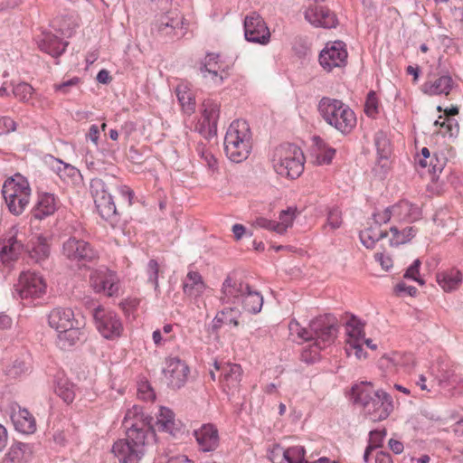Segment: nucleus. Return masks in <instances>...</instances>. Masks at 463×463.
<instances>
[{
	"label": "nucleus",
	"mask_w": 463,
	"mask_h": 463,
	"mask_svg": "<svg viewBox=\"0 0 463 463\" xmlns=\"http://www.w3.org/2000/svg\"><path fill=\"white\" fill-rule=\"evenodd\" d=\"M127 438L114 443L112 451L120 463H139L155 440V430L139 406L128 409L123 420Z\"/></svg>",
	"instance_id": "f257e3e1"
},
{
	"label": "nucleus",
	"mask_w": 463,
	"mask_h": 463,
	"mask_svg": "<svg viewBox=\"0 0 463 463\" xmlns=\"http://www.w3.org/2000/svg\"><path fill=\"white\" fill-rule=\"evenodd\" d=\"M354 402L373 421L386 420L394 409L392 396L382 389H375L371 382H362L352 388Z\"/></svg>",
	"instance_id": "f03ea898"
},
{
	"label": "nucleus",
	"mask_w": 463,
	"mask_h": 463,
	"mask_svg": "<svg viewBox=\"0 0 463 463\" xmlns=\"http://www.w3.org/2000/svg\"><path fill=\"white\" fill-rule=\"evenodd\" d=\"M48 325L57 333V344L61 349L75 345L84 336V317L69 307H55L48 314Z\"/></svg>",
	"instance_id": "7ed1b4c3"
},
{
	"label": "nucleus",
	"mask_w": 463,
	"mask_h": 463,
	"mask_svg": "<svg viewBox=\"0 0 463 463\" xmlns=\"http://www.w3.org/2000/svg\"><path fill=\"white\" fill-rule=\"evenodd\" d=\"M289 332L298 339L311 341L310 345L314 355L319 351L327 348L336 338L337 328L335 325L326 317H319L313 319L309 324V329L302 327L300 324L293 319L288 325Z\"/></svg>",
	"instance_id": "20e7f679"
},
{
	"label": "nucleus",
	"mask_w": 463,
	"mask_h": 463,
	"mask_svg": "<svg viewBox=\"0 0 463 463\" xmlns=\"http://www.w3.org/2000/svg\"><path fill=\"white\" fill-rule=\"evenodd\" d=\"M317 110L326 124L342 134L347 135L356 127L354 111L340 99L323 97L318 102Z\"/></svg>",
	"instance_id": "39448f33"
},
{
	"label": "nucleus",
	"mask_w": 463,
	"mask_h": 463,
	"mask_svg": "<svg viewBox=\"0 0 463 463\" xmlns=\"http://www.w3.org/2000/svg\"><path fill=\"white\" fill-rule=\"evenodd\" d=\"M252 147V135L245 120H234L229 126L225 138L224 150L228 158L241 163L248 158Z\"/></svg>",
	"instance_id": "423d86ee"
},
{
	"label": "nucleus",
	"mask_w": 463,
	"mask_h": 463,
	"mask_svg": "<svg viewBox=\"0 0 463 463\" xmlns=\"http://www.w3.org/2000/svg\"><path fill=\"white\" fill-rule=\"evenodd\" d=\"M271 161L273 169L282 177L296 179L304 171V154L299 147L292 144L277 146Z\"/></svg>",
	"instance_id": "0eeeda50"
},
{
	"label": "nucleus",
	"mask_w": 463,
	"mask_h": 463,
	"mask_svg": "<svg viewBox=\"0 0 463 463\" xmlns=\"http://www.w3.org/2000/svg\"><path fill=\"white\" fill-rule=\"evenodd\" d=\"M2 194L10 213L20 215L29 204L31 187L25 177L16 174L5 181Z\"/></svg>",
	"instance_id": "6e6552de"
},
{
	"label": "nucleus",
	"mask_w": 463,
	"mask_h": 463,
	"mask_svg": "<svg viewBox=\"0 0 463 463\" xmlns=\"http://www.w3.org/2000/svg\"><path fill=\"white\" fill-rule=\"evenodd\" d=\"M152 31L160 37L180 39L188 32V22L179 11L170 10L156 17Z\"/></svg>",
	"instance_id": "1a4fd4ad"
},
{
	"label": "nucleus",
	"mask_w": 463,
	"mask_h": 463,
	"mask_svg": "<svg viewBox=\"0 0 463 463\" xmlns=\"http://www.w3.org/2000/svg\"><path fill=\"white\" fill-rule=\"evenodd\" d=\"M15 294L28 303L43 298L47 292V281L40 273L26 270L20 273L14 285Z\"/></svg>",
	"instance_id": "9d476101"
},
{
	"label": "nucleus",
	"mask_w": 463,
	"mask_h": 463,
	"mask_svg": "<svg viewBox=\"0 0 463 463\" xmlns=\"http://www.w3.org/2000/svg\"><path fill=\"white\" fill-rule=\"evenodd\" d=\"M421 216L420 208L408 200H401L390 207L377 212V220L388 222H413Z\"/></svg>",
	"instance_id": "9b49d317"
},
{
	"label": "nucleus",
	"mask_w": 463,
	"mask_h": 463,
	"mask_svg": "<svg viewBox=\"0 0 463 463\" xmlns=\"http://www.w3.org/2000/svg\"><path fill=\"white\" fill-rule=\"evenodd\" d=\"M93 318L97 330L106 339L115 340L121 335L124 330L120 317L116 312L103 307H99L94 310Z\"/></svg>",
	"instance_id": "f8f14e48"
},
{
	"label": "nucleus",
	"mask_w": 463,
	"mask_h": 463,
	"mask_svg": "<svg viewBox=\"0 0 463 463\" xmlns=\"http://www.w3.org/2000/svg\"><path fill=\"white\" fill-rule=\"evenodd\" d=\"M219 117L220 103L213 99H205L200 107V117L195 129L205 137L215 135Z\"/></svg>",
	"instance_id": "ddd939ff"
},
{
	"label": "nucleus",
	"mask_w": 463,
	"mask_h": 463,
	"mask_svg": "<svg viewBox=\"0 0 463 463\" xmlns=\"http://www.w3.org/2000/svg\"><path fill=\"white\" fill-rule=\"evenodd\" d=\"M90 192L99 215L109 220L117 214V208L106 184L99 178L90 182Z\"/></svg>",
	"instance_id": "4468645a"
},
{
	"label": "nucleus",
	"mask_w": 463,
	"mask_h": 463,
	"mask_svg": "<svg viewBox=\"0 0 463 463\" xmlns=\"http://www.w3.org/2000/svg\"><path fill=\"white\" fill-rule=\"evenodd\" d=\"M348 52L342 41L327 43L319 54V63L326 71L335 68L345 67L347 63Z\"/></svg>",
	"instance_id": "2eb2a0df"
},
{
	"label": "nucleus",
	"mask_w": 463,
	"mask_h": 463,
	"mask_svg": "<svg viewBox=\"0 0 463 463\" xmlns=\"http://www.w3.org/2000/svg\"><path fill=\"white\" fill-rule=\"evenodd\" d=\"M62 255L71 261H92L98 258V251L84 240L74 236L62 243Z\"/></svg>",
	"instance_id": "dca6fc26"
},
{
	"label": "nucleus",
	"mask_w": 463,
	"mask_h": 463,
	"mask_svg": "<svg viewBox=\"0 0 463 463\" xmlns=\"http://www.w3.org/2000/svg\"><path fill=\"white\" fill-rule=\"evenodd\" d=\"M90 286L97 294L117 297L119 294V279L111 270H94L90 275Z\"/></svg>",
	"instance_id": "f3484780"
},
{
	"label": "nucleus",
	"mask_w": 463,
	"mask_h": 463,
	"mask_svg": "<svg viewBox=\"0 0 463 463\" xmlns=\"http://www.w3.org/2000/svg\"><path fill=\"white\" fill-rule=\"evenodd\" d=\"M162 373L167 385L179 389L188 379L189 367L178 357H167L164 362Z\"/></svg>",
	"instance_id": "a211bd4d"
},
{
	"label": "nucleus",
	"mask_w": 463,
	"mask_h": 463,
	"mask_svg": "<svg viewBox=\"0 0 463 463\" xmlns=\"http://www.w3.org/2000/svg\"><path fill=\"white\" fill-rule=\"evenodd\" d=\"M213 366L221 373L219 382L224 392H228L239 388L243 373L240 364L214 361Z\"/></svg>",
	"instance_id": "6ab92c4d"
},
{
	"label": "nucleus",
	"mask_w": 463,
	"mask_h": 463,
	"mask_svg": "<svg viewBox=\"0 0 463 463\" xmlns=\"http://www.w3.org/2000/svg\"><path fill=\"white\" fill-rule=\"evenodd\" d=\"M245 38L249 42L266 44L270 33L263 19L256 13H251L244 20Z\"/></svg>",
	"instance_id": "aec40b11"
},
{
	"label": "nucleus",
	"mask_w": 463,
	"mask_h": 463,
	"mask_svg": "<svg viewBox=\"0 0 463 463\" xmlns=\"http://www.w3.org/2000/svg\"><path fill=\"white\" fill-rule=\"evenodd\" d=\"M18 226H12L0 237V258L4 263L14 260L23 250V243L18 239Z\"/></svg>",
	"instance_id": "412c9836"
},
{
	"label": "nucleus",
	"mask_w": 463,
	"mask_h": 463,
	"mask_svg": "<svg viewBox=\"0 0 463 463\" xmlns=\"http://www.w3.org/2000/svg\"><path fill=\"white\" fill-rule=\"evenodd\" d=\"M305 19L316 27L333 28L337 24L334 12L326 6L311 5L305 11Z\"/></svg>",
	"instance_id": "4be33fe9"
},
{
	"label": "nucleus",
	"mask_w": 463,
	"mask_h": 463,
	"mask_svg": "<svg viewBox=\"0 0 463 463\" xmlns=\"http://www.w3.org/2000/svg\"><path fill=\"white\" fill-rule=\"evenodd\" d=\"M384 222L377 220V212L370 218L364 228L360 232V241L367 249L375 248L376 244L387 235V232L381 228Z\"/></svg>",
	"instance_id": "5701e85b"
},
{
	"label": "nucleus",
	"mask_w": 463,
	"mask_h": 463,
	"mask_svg": "<svg viewBox=\"0 0 463 463\" xmlns=\"http://www.w3.org/2000/svg\"><path fill=\"white\" fill-rule=\"evenodd\" d=\"M249 285L236 278L229 276L222 288L221 300L223 304L238 305Z\"/></svg>",
	"instance_id": "b1692460"
},
{
	"label": "nucleus",
	"mask_w": 463,
	"mask_h": 463,
	"mask_svg": "<svg viewBox=\"0 0 463 463\" xmlns=\"http://www.w3.org/2000/svg\"><path fill=\"white\" fill-rule=\"evenodd\" d=\"M453 85L454 80L449 74H442L438 77L429 75L428 80L421 86V91L430 96H448Z\"/></svg>",
	"instance_id": "393cba45"
},
{
	"label": "nucleus",
	"mask_w": 463,
	"mask_h": 463,
	"mask_svg": "<svg viewBox=\"0 0 463 463\" xmlns=\"http://www.w3.org/2000/svg\"><path fill=\"white\" fill-rule=\"evenodd\" d=\"M336 150L319 137H315L311 147L312 163L325 165L332 163Z\"/></svg>",
	"instance_id": "a878e982"
},
{
	"label": "nucleus",
	"mask_w": 463,
	"mask_h": 463,
	"mask_svg": "<svg viewBox=\"0 0 463 463\" xmlns=\"http://www.w3.org/2000/svg\"><path fill=\"white\" fill-rule=\"evenodd\" d=\"M412 364V354L399 352L385 354L379 360V366L389 373L397 372L400 368H407Z\"/></svg>",
	"instance_id": "bb28decb"
},
{
	"label": "nucleus",
	"mask_w": 463,
	"mask_h": 463,
	"mask_svg": "<svg viewBox=\"0 0 463 463\" xmlns=\"http://www.w3.org/2000/svg\"><path fill=\"white\" fill-rule=\"evenodd\" d=\"M196 441L203 451H213L219 445L218 430L213 424H204L194 431Z\"/></svg>",
	"instance_id": "cd10ccee"
},
{
	"label": "nucleus",
	"mask_w": 463,
	"mask_h": 463,
	"mask_svg": "<svg viewBox=\"0 0 463 463\" xmlns=\"http://www.w3.org/2000/svg\"><path fill=\"white\" fill-rule=\"evenodd\" d=\"M59 200L51 193L40 192L38 200L33 209V215L36 219H43L52 215L58 209Z\"/></svg>",
	"instance_id": "c85d7f7f"
},
{
	"label": "nucleus",
	"mask_w": 463,
	"mask_h": 463,
	"mask_svg": "<svg viewBox=\"0 0 463 463\" xmlns=\"http://www.w3.org/2000/svg\"><path fill=\"white\" fill-rule=\"evenodd\" d=\"M11 419L15 430L24 434H32L36 430L34 417L26 409H14Z\"/></svg>",
	"instance_id": "c756f323"
},
{
	"label": "nucleus",
	"mask_w": 463,
	"mask_h": 463,
	"mask_svg": "<svg viewBox=\"0 0 463 463\" xmlns=\"http://www.w3.org/2000/svg\"><path fill=\"white\" fill-rule=\"evenodd\" d=\"M201 71L203 77L210 75L214 83H222L223 79L227 77V72L222 68V63L219 61L217 54H208L204 58Z\"/></svg>",
	"instance_id": "7c9ffc66"
},
{
	"label": "nucleus",
	"mask_w": 463,
	"mask_h": 463,
	"mask_svg": "<svg viewBox=\"0 0 463 463\" xmlns=\"http://www.w3.org/2000/svg\"><path fill=\"white\" fill-rule=\"evenodd\" d=\"M436 280L439 286L445 292H451L457 290L460 287L463 281V274L459 269L451 268L438 272L436 275Z\"/></svg>",
	"instance_id": "2f4dec72"
},
{
	"label": "nucleus",
	"mask_w": 463,
	"mask_h": 463,
	"mask_svg": "<svg viewBox=\"0 0 463 463\" xmlns=\"http://www.w3.org/2000/svg\"><path fill=\"white\" fill-rule=\"evenodd\" d=\"M175 92L183 112L187 115H192L195 111L196 101L195 94L190 84L186 82L179 83Z\"/></svg>",
	"instance_id": "473e14b6"
},
{
	"label": "nucleus",
	"mask_w": 463,
	"mask_h": 463,
	"mask_svg": "<svg viewBox=\"0 0 463 463\" xmlns=\"http://www.w3.org/2000/svg\"><path fill=\"white\" fill-rule=\"evenodd\" d=\"M272 453L282 455L288 463H307L309 461V455H306L305 448L300 445L292 446L288 449L275 445Z\"/></svg>",
	"instance_id": "72a5a7b5"
},
{
	"label": "nucleus",
	"mask_w": 463,
	"mask_h": 463,
	"mask_svg": "<svg viewBox=\"0 0 463 463\" xmlns=\"http://www.w3.org/2000/svg\"><path fill=\"white\" fill-rule=\"evenodd\" d=\"M33 455L31 445L22 442H14L9 448L4 458V462L23 463L29 460Z\"/></svg>",
	"instance_id": "f704fd0d"
},
{
	"label": "nucleus",
	"mask_w": 463,
	"mask_h": 463,
	"mask_svg": "<svg viewBox=\"0 0 463 463\" xmlns=\"http://www.w3.org/2000/svg\"><path fill=\"white\" fill-rule=\"evenodd\" d=\"M155 428L158 431L175 434L177 430V421L175 413L166 407H160L159 411L156 415Z\"/></svg>",
	"instance_id": "c9c22d12"
},
{
	"label": "nucleus",
	"mask_w": 463,
	"mask_h": 463,
	"mask_svg": "<svg viewBox=\"0 0 463 463\" xmlns=\"http://www.w3.org/2000/svg\"><path fill=\"white\" fill-rule=\"evenodd\" d=\"M66 46L67 43H62L59 37L51 33H43L39 43V48L53 57L63 53Z\"/></svg>",
	"instance_id": "e433bc0d"
},
{
	"label": "nucleus",
	"mask_w": 463,
	"mask_h": 463,
	"mask_svg": "<svg viewBox=\"0 0 463 463\" xmlns=\"http://www.w3.org/2000/svg\"><path fill=\"white\" fill-rule=\"evenodd\" d=\"M183 289L185 295L197 298L205 289L202 276L196 271H189L183 282Z\"/></svg>",
	"instance_id": "4c0bfd02"
},
{
	"label": "nucleus",
	"mask_w": 463,
	"mask_h": 463,
	"mask_svg": "<svg viewBox=\"0 0 463 463\" xmlns=\"http://www.w3.org/2000/svg\"><path fill=\"white\" fill-rule=\"evenodd\" d=\"M241 305L244 312L257 314L263 305V298L260 292L249 287L247 292L242 295L238 306Z\"/></svg>",
	"instance_id": "58836bf2"
},
{
	"label": "nucleus",
	"mask_w": 463,
	"mask_h": 463,
	"mask_svg": "<svg viewBox=\"0 0 463 463\" xmlns=\"http://www.w3.org/2000/svg\"><path fill=\"white\" fill-rule=\"evenodd\" d=\"M54 391L67 404L71 403L76 397L75 385L63 375L56 377Z\"/></svg>",
	"instance_id": "ea45409f"
},
{
	"label": "nucleus",
	"mask_w": 463,
	"mask_h": 463,
	"mask_svg": "<svg viewBox=\"0 0 463 463\" xmlns=\"http://www.w3.org/2000/svg\"><path fill=\"white\" fill-rule=\"evenodd\" d=\"M416 229L412 226L406 227L402 230H399L393 226L387 232L385 238H388L391 246H399L401 244L407 243L416 235Z\"/></svg>",
	"instance_id": "a19ab883"
},
{
	"label": "nucleus",
	"mask_w": 463,
	"mask_h": 463,
	"mask_svg": "<svg viewBox=\"0 0 463 463\" xmlns=\"http://www.w3.org/2000/svg\"><path fill=\"white\" fill-rule=\"evenodd\" d=\"M241 311L238 308V305L224 307L222 311L217 313L216 317H214V327H221L222 325H232L233 326H238Z\"/></svg>",
	"instance_id": "79ce46f5"
},
{
	"label": "nucleus",
	"mask_w": 463,
	"mask_h": 463,
	"mask_svg": "<svg viewBox=\"0 0 463 463\" xmlns=\"http://www.w3.org/2000/svg\"><path fill=\"white\" fill-rule=\"evenodd\" d=\"M29 252L31 258L34 259L37 262L48 258L50 254V244L48 239L43 235L33 237Z\"/></svg>",
	"instance_id": "37998d69"
},
{
	"label": "nucleus",
	"mask_w": 463,
	"mask_h": 463,
	"mask_svg": "<svg viewBox=\"0 0 463 463\" xmlns=\"http://www.w3.org/2000/svg\"><path fill=\"white\" fill-rule=\"evenodd\" d=\"M435 132L442 137H455L459 132V125L458 121L449 117H439L435 121Z\"/></svg>",
	"instance_id": "c03bdc74"
},
{
	"label": "nucleus",
	"mask_w": 463,
	"mask_h": 463,
	"mask_svg": "<svg viewBox=\"0 0 463 463\" xmlns=\"http://www.w3.org/2000/svg\"><path fill=\"white\" fill-rule=\"evenodd\" d=\"M346 344L345 345H357L364 342V324L356 318L350 319L345 326Z\"/></svg>",
	"instance_id": "a18cd8bd"
},
{
	"label": "nucleus",
	"mask_w": 463,
	"mask_h": 463,
	"mask_svg": "<svg viewBox=\"0 0 463 463\" xmlns=\"http://www.w3.org/2000/svg\"><path fill=\"white\" fill-rule=\"evenodd\" d=\"M298 214L297 207H288L282 210L279 215V222L276 221V233L284 234L290 228Z\"/></svg>",
	"instance_id": "49530a36"
},
{
	"label": "nucleus",
	"mask_w": 463,
	"mask_h": 463,
	"mask_svg": "<svg viewBox=\"0 0 463 463\" xmlns=\"http://www.w3.org/2000/svg\"><path fill=\"white\" fill-rule=\"evenodd\" d=\"M51 165L52 169L64 181L73 178L79 174V171L74 166L58 159H52Z\"/></svg>",
	"instance_id": "de8ad7c7"
},
{
	"label": "nucleus",
	"mask_w": 463,
	"mask_h": 463,
	"mask_svg": "<svg viewBox=\"0 0 463 463\" xmlns=\"http://www.w3.org/2000/svg\"><path fill=\"white\" fill-rule=\"evenodd\" d=\"M198 154L201 157L202 163L208 168V170L213 175L218 172V160L212 153L210 149L205 146H198Z\"/></svg>",
	"instance_id": "09e8293b"
},
{
	"label": "nucleus",
	"mask_w": 463,
	"mask_h": 463,
	"mask_svg": "<svg viewBox=\"0 0 463 463\" xmlns=\"http://www.w3.org/2000/svg\"><path fill=\"white\" fill-rule=\"evenodd\" d=\"M385 435H386L385 430H373L370 432L369 444H368V446L364 451V460L365 463L368 462L369 457H370L372 451L374 449L381 447Z\"/></svg>",
	"instance_id": "8fccbe9b"
},
{
	"label": "nucleus",
	"mask_w": 463,
	"mask_h": 463,
	"mask_svg": "<svg viewBox=\"0 0 463 463\" xmlns=\"http://www.w3.org/2000/svg\"><path fill=\"white\" fill-rule=\"evenodd\" d=\"M13 93L16 99L22 102H29L35 91L34 89L26 82H20L14 86Z\"/></svg>",
	"instance_id": "3c124183"
},
{
	"label": "nucleus",
	"mask_w": 463,
	"mask_h": 463,
	"mask_svg": "<svg viewBox=\"0 0 463 463\" xmlns=\"http://www.w3.org/2000/svg\"><path fill=\"white\" fill-rule=\"evenodd\" d=\"M437 163L432 164V159L418 156L416 158V164L421 168H429L430 173L436 174L438 172H441L445 165L444 160H439L436 158Z\"/></svg>",
	"instance_id": "603ef678"
},
{
	"label": "nucleus",
	"mask_w": 463,
	"mask_h": 463,
	"mask_svg": "<svg viewBox=\"0 0 463 463\" xmlns=\"http://www.w3.org/2000/svg\"><path fill=\"white\" fill-rule=\"evenodd\" d=\"M391 169V161L387 154L380 155L373 167L375 175L384 178Z\"/></svg>",
	"instance_id": "864d4df0"
},
{
	"label": "nucleus",
	"mask_w": 463,
	"mask_h": 463,
	"mask_svg": "<svg viewBox=\"0 0 463 463\" xmlns=\"http://www.w3.org/2000/svg\"><path fill=\"white\" fill-rule=\"evenodd\" d=\"M173 326L166 324L163 326V330H156L153 333V340L156 345H162L165 342L171 341L175 338L172 335Z\"/></svg>",
	"instance_id": "5fc2aeb1"
},
{
	"label": "nucleus",
	"mask_w": 463,
	"mask_h": 463,
	"mask_svg": "<svg viewBox=\"0 0 463 463\" xmlns=\"http://www.w3.org/2000/svg\"><path fill=\"white\" fill-rule=\"evenodd\" d=\"M379 101L373 91L368 93L365 104L364 112L368 117L374 118L378 114Z\"/></svg>",
	"instance_id": "6e6d98bb"
},
{
	"label": "nucleus",
	"mask_w": 463,
	"mask_h": 463,
	"mask_svg": "<svg viewBox=\"0 0 463 463\" xmlns=\"http://www.w3.org/2000/svg\"><path fill=\"white\" fill-rule=\"evenodd\" d=\"M307 463H342L339 458L327 457L322 449H315L309 453Z\"/></svg>",
	"instance_id": "4d7b16f0"
},
{
	"label": "nucleus",
	"mask_w": 463,
	"mask_h": 463,
	"mask_svg": "<svg viewBox=\"0 0 463 463\" xmlns=\"http://www.w3.org/2000/svg\"><path fill=\"white\" fill-rule=\"evenodd\" d=\"M70 23L68 25L65 24V22H62L60 24V31L66 37H71L74 32V30L79 26V18L78 15L72 14L70 16Z\"/></svg>",
	"instance_id": "13d9d810"
},
{
	"label": "nucleus",
	"mask_w": 463,
	"mask_h": 463,
	"mask_svg": "<svg viewBox=\"0 0 463 463\" xmlns=\"http://www.w3.org/2000/svg\"><path fill=\"white\" fill-rule=\"evenodd\" d=\"M158 273L159 265L157 261L155 260H150L147 264L148 281L154 285L155 289H157L158 288Z\"/></svg>",
	"instance_id": "bf43d9fd"
},
{
	"label": "nucleus",
	"mask_w": 463,
	"mask_h": 463,
	"mask_svg": "<svg viewBox=\"0 0 463 463\" xmlns=\"http://www.w3.org/2000/svg\"><path fill=\"white\" fill-rule=\"evenodd\" d=\"M420 260H415L413 263L407 269L404 277L407 279H411L417 281L419 284L423 285L424 281L420 278Z\"/></svg>",
	"instance_id": "052dcab7"
},
{
	"label": "nucleus",
	"mask_w": 463,
	"mask_h": 463,
	"mask_svg": "<svg viewBox=\"0 0 463 463\" xmlns=\"http://www.w3.org/2000/svg\"><path fill=\"white\" fill-rule=\"evenodd\" d=\"M29 370V367L27 366L26 363L24 361H15L13 365H11L7 371L6 373L11 377H18L23 373H25Z\"/></svg>",
	"instance_id": "680f3d73"
},
{
	"label": "nucleus",
	"mask_w": 463,
	"mask_h": 463,
	"mask_svg": "<svg viewBox=\"0 0 463 463\" xmlns=\"http://www.w3.org/2000/svg\"><path fill=\"white\" fill-rule=\"evenodd\" d=\"M363 345L364 342L357 343V345H345V352L348 356L354 355L357 359L361 360L365 358L366 354V353L364 351Z\"/></svg>",
	"instance_id": "e2e57ef3"
},
{
	"label": "nucleus",
	"mask_w": 463,
	"mask_h": 463,
	"mask_svg": "<svg viewBox=\"0 0 463 463\" xmlns=\"http://www.w3.org/2000/svg\"><path fill=\"white\" fill-rule=\"evenodd\" d=\"M80 82L79 78L74 77L71 80L63 81L61 83H57L53 85V89L56 92H61L62 94H67L70 92V89L73 86L78 85Z\"/></svg>",
	"instance_id": "0e129e2a"
},
{
	"label": "nucleus",
	"mask_w": 463,
	"mask_h": 463,
	"mask_svg": "<svg viewBox=\"0 0 463 463\" xmlns=\"http://www.w3.org/2000/svg\"><path fill=\"white\" fill-rule=\"evenodd\" d=\"M327 224L332 229H337L342 224V213L338 209H332L327 216Z\"/></svg>",
	"instance_id": "69168bd1"
},
{
	"label": "nucleus",
	"mask_w": 463,
	"mask_h": 463,
	"mask_svg": "<svg viewBox=\"0 0 463 463\" xmlns=\"http://www.w3.org/2000/svg\"><path fill=\"white\" fill-rule=\"evenodd\" d=\"M374 259L381 265L383 270L388 271L393 265L392 259L389 254L377 252L374 254Z\"/></svg>",
	"instance_id": "338daca9"
},
{
	"label": "nucleus",
	"mask_w": 463,
	"mask_h": 463,
	"mask_svg": "<svg viewBox=\"0 0 463 463\" xmlns=\"http://www.w3.org/2000/svg\"><path fill=\"white\" fill-rule=\"evenodd\" d=\"M254 226L257 228L266 229L276 232V221L269 220L265 217H258L254 221Z\"/></svg>",
	"instance_id": "774afa93"
}]
</instances>
